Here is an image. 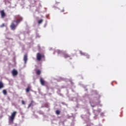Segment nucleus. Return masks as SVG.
<instances>
[{"label":"nucleus","mask_w":126,"mask_h":126,"mask_svg":"<svg viewBox=\"0 0 126 126\" xmlns=\"http://www.w3.org/2000/svg\"><path fill=\"white\" fill-rule=\"evenodd\" d=\"M63 56L64 59H67L68 58H70V55H69L67 53H63Z\"/></svg>","instance_id":"6e6552de"},{"label":"nucleus","mask_w":126,"mask_h":126,"mask_svg":"<svg viewBox=\"0 0 126 126\" xmlns=\"http://www.w3.org/2000/svg\"><path fill=\"white\" fill-rule=\"evenodd\" d=\"M80 54H81V55H82L83 56H85V54H84L81 52H80Z\"/></svg>","instance_id":"6ab92c4d"},{"label":"nucleus","mask_w":126,"mask_h":126,"mask_svg":"<svg viewBox=\"0 0 126 126\" xmlns=\"http://www.w3.org/2000/svg\"><path fill=\"white\" fill-rule=\"evenodd\" d=\"M71 84H72V82L71 81Z\"/></svg>","instance_id":"412c9836"},{"label":"nucleus","mask_w":126,"mask_h":126,"mask_svg":"<svg viewBox=\"0 0 126 126\" xmlns=\"http://www.w3.org/2000/svg\"><path fill=\"white\" fill-rule=\"evenodd\" d=\"M22 105H25V101H24V100H22Z\"/></svg>","instance_id":"a211bd4d"},{"label":"nucleus","mask_w":126,"mask_h":126,"mask_svg":"<svg viewBox=\"0 0 126 126\" xmlns=\"http://www.w3.org/2000/svg\"><path fill=\"white\" fill-rule=\"evenodd\" d=\"M30 89H31V87L29 86L26 90L27 93H29V91H30Z\"/></svg>","instance_id":"1a4fd4ad"},{"label":"nucleus","mask_w":126,"mask_h":126,"mask_svg":"<svg viewBox=\"0 0 126 126\" xmlns=\"http://www.w3.org/2000/svg\"><path fill=\"white\" fill-rule=\"evenodd\" d=\"M56 114L57 115H60V114L61 113V111H60V110H57L56 111Z\"/></svg>","instance_id":"2eb2a0df"},{"label":"nucleus","mask_w":126,"mask_h":126,"mask_svg":"<svg viewBox=\"0 0 126 126\" xmlns=\"http://www.w3.org/2000/svg\"><path fill=\"white\" fill-rule=\"evenodd\" d=\"M86 57L87 59H90V56H89V55H86Z\"/></svg>","instance_id":"f3484780"},{"label":"nucleus","mask_w":126,"mask_h":126,"mask_svg":"<svg viewBox=\"0 0 126 126\" xmlns=\"http://www.w3.org/2000/svg\"><path fill=\"white\" fill-rule=\"evenodd\" d=\"M92 107H93V108H94V107H95V105H92Z\"/></svg>","instance_id":"aec40b11"},{"label":"nucleus","mask_w":126,"mask_h":126,"mask_svg":"<svg viewBox=\"0 0 126 126\" xmlns=\"http://www.w3.org/2000/svg\"><path fill=\"white\" fill-rule=\"evenodd\" d=\"M28 56L27 54H25L24 56V61L25 63H27V60H28Z\"/></svg>","instance_id":"0eeeda50"},{"label":"nucleus","mask_w":126,"mask_h":126,"mask_svg":"<svg viewBox=\"0 0 126 126\" xmlns=\"http://www.w3.org/2000/svg\"><path fill=\"white\" fill-rule=\"evenodd\" d=\"M33 103H34V101L32 100L31 103H30V104L29 105V106L28 107V109H29V108H30V107H31V106H33Z\"/></svg>","instance_id":"9d476101"},{"label":"nucleus","mask_w":126,"mask_h":126,"mask_svg":"<svg viewBox=\"0 0 126 126\" xmlns=\"http://www.w3.org/2000/svg\"><path fill=\"white\" fill-rule=\"evenodd\" d=\"M15 18H17V19L13 21L10 25V27L11 30H14L15 29H16V28L17 26H18V24L20 22H21L22 20H23V18L19 15L15 16Z\"/></svg>","instance_id":"f257e3e1"},{"label":"nucleus","mask_w":126,"mask_h":126,"mask_svg":"<svg viewBox=\"0 0 126 126\" xmlns=\"http://www.w3.org/2000/svg\"><path fill=\"white\" fill-rule=\"evenodd\" d=\"M2 92H3V94H4V95H6V94H7V92H6V90H3Z\"/></svg>","instance_id":"ddd939ff"},{"label":"nucleus","mask_w":126,"mask_h":126,"mask_svg":"<svg viewBox=\"0 0 126 126\" xmlns=\"http://www.w3.org/2000/svg\"><path fill=\"white\" fill-rule=\"evenodd\" d=\"M4 26H5L4 24H2L1 25H0V28H2V27H4Z\"/></svg>","instance_id":"dca6fc26"},{"label":"nucleus","mask_w":126,"mask_h":126,"mask_svg":"<svg viewBox=\"0 0 126 126\" xmlns=\"http://www.w3.org/2000/svg\"><path fill=\"white\" fill-rule=\"evenodd\" d=\"M0 13L1 14V18H4V17H5V13L4 12V10H1Z\"/></svg>","instance_id":"39448f33"},{"label":"nucleus","mask_w":126,"mask_h":126,"mask_svg":"<svg viewBox=\"0 0 126 126\" xmlns=\"http://www.w3.org/2000/svg\"><path fill=\"white\" fill-rule=\"evenodd\" d=\"M40 82L42 86H45L46 84V82L45 81V80H44V79H43V78H40Z\"/></svg>","instance_id":"20e7f679"},{"label":"nucleus","mask_w":126,"mask_h":126,"mask_svg":"<svg viewBox=\"0 0 126 126\" xmlns=\"http://www.w3.org/2000/svg\"><path fill=\"white\" fill-rule=\"evenodd\" d=\"M43 19H40L38 21V24H41V23H42V22H43Z\"/></svg>","instance_id":"4468645a"},{"label":"nucleus","mask_w":126,"mask_h":126,"mask_svg":"<svg viewBox=\"0 0 126 126\" xmlns=\"http://www.w3.org/2000/svg\"><path fill=\"white\" fill-rule=\"evenodd\" d=\"M3 87H4L3 86V83H2V82L0 81V89L3 88Z\"/></svg>","instance_id":"9b49d317"},{"label":"nucleus","mask_w":126,"mask_h":126,"mask_svg":"<svg viewBox=\"0 0 126 126\" xmlns=\"http://www.w3.org/2000/svg\"><path fill=\"white\" fill-rule=\"evenodd\" d=\"M17 114V112L14 111L11 113V116H9V118H8L9 124H13V122H14V119H15V117Z\"/></svg>","instance_id":"f03ea898"},{"label":"nucleus","mask_w":126,"mask_h":126,"mask_svg":"<svg viewBox=\"0 0 126 126\" xmlns=\"http://www.w3.org/2000/svg\"><path fill=\"white\" fill-rule=\"evenodd\" d=\"M42 58H45V56L44 55H42L41 53H38L36 54V60L38 62H40L41 60H42Z\"/></svg>","instance_id":"7ed1b4c3"},{"label":"nucleus","mask_w":126,"mask_h":126,"mask_svg":"<svg viewBox=\"0 0 126 126\" xmlns=\"http://www.w3.org/2000/svg\"><path fill=\"white\" fill-rule=\"evenodd\" d=\"M36 73L37 75H40V74H41V70H37L36 71Z\"/></svg>","instance_id":"f8f14e48"},{"label":"nucleus","mask_w":126,"mask_h":126,"mask_svg":"<svg viewBox=\"0 0 126 126\" xmlns=\"http://www.w3.org/2000/svg\"><path fill=\"white\" fill-rule=\"evenodd\" d=\"M12 74L13 76H16L18 74V72H17V70L14 69L12 71Z\"/></svg>","instance_id":"423d86ee"}]
</instances>
